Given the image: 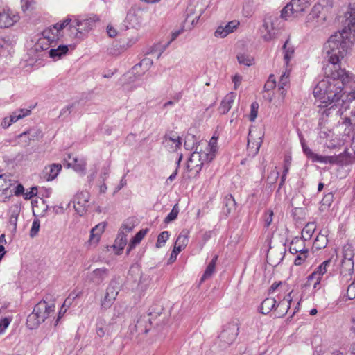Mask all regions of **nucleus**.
I'll list each match as a JSON object with an SVG mask.
<instances>
[{"mask_svg": "<svg viewBox=\"0 0 355 355\" xmlns=\"http://www.w3.org/2000/svg\"><path fill=\"white\" fill-rule=\"evenodd\" d=\"M349 10L346 13V24L340 32L332 35L324 44V51L328 57L329 64L326 67L341 68L339 62L345 58L354 44L355 32V2L350 3Z\"/></svg>", "mask_w": 355, "mask_h": 355, "instance_id": "nucleus-1", "label": "nucleus"}, {"mask_svg": "<svg viewBox=\"0 0 355 355\" xmlns=\"http://www.w3.org/2000/svg\"><path fill=\"white\" fill-rule=\"evenodd\" d=\"M198 147L191 155L187 161V169L191 173L193 177L198 176L205 163L210 162L214 159L213 153H207L205 151H198Z\"/></svg>", "mask_w": 355, "mask_h": 355, "instance_id": "nucleus-2", "label": "nucleus"}, {"mask_svg": "<svg viewBox=\"0 0 355 355\" xmlns=\"http://www.w3.org/2000/svg\"><path fill=\"white\" fill-rule=\"evenodd\" d=\"M281 27V21L277 17L272 15L265 17L263 25L260 28L261 37L266 42L273 40Z\"/></svg>", "mask_w": 355, "mask_h": 355, "instance_id": "nucleus-3", "label": "nucleus"}, {"mask_svg": "<svg viewBox=\"0 0 355 355\" xmlns=\"http://www.w3.org/2000/svg\"><path fill=\"white\" fill-rule=\"evenodd\" d=\"M73 21L70 25V30L72 31V30L74 29L76 31V37L78 38H81L91 31L95 26L96 22L99 20L97 17L79 19L73 16Z\"/></svg>", "mask_w": 355, "mask_h": 355, "instance_id": "nucleus-4", "label": "nucleus"}, {"mask_svg": "<svg viewBox=\"0 0 355 355\" xmlns=\"http://www.w3.org/2000/svg\"><path fill=\"white\" fill-rule=\"evenodd\" d=\"M311 3L309 0H291L281 12V17L286 20L289 17L293 15L297 17L299 14L304 12Z\"/></svg>", "mask_w": 355, "mask_h": 355, "instance_id": "nucleus-5", "label": "nucleus"}, {"mask_svg": "<svg viewBox=\"0 0 355 355\" xmlns=\"http://www.w3.org/2000/svg\"><path fill=\"white\" fill-rule=\"evenodd\" d=\"M354 256L352 246L346 244L343 248V259L341 262V275L345 276H351L354 271L353 257Z\"/></svg>", "mask_w": 355, "mask_h": 355, "instance_id": "nucleus-6", "label": "nucleus"}, {"mask_svg": "<svg viewBox=\"0 0 355 355\" xmlns=\"http://www.w3.org/2000/svg\"><path fill=\"white\" fill-rule=\"evenodd\" d=\"M302 148L304 154L313 162L324 164H338L340 162L342 154L335 156H322L313 153L306 144L303 137L300 138Z\"/></svg>", "mask_w": 355, "mask_h": 355, "instance_id": "nucleus-7", "label": "nucleus"}, {"mask_svg": "<svg viewBox=\"0 0 355 355\" xmlns=\"http://www.w3.org/2000/svg\"><path fill=\"white\" fill-rule=\"evenodd\" d=\"M239 330L237 322H231L225 326L218 337L224 347L231 345L236 340L239 334Z\"/></svg>", "mask_w": 355, "mask_h": 355, "instance_id": "nucleus-8", "label": "nucleus"}, {"mask_svg": "<svg viewBox=\"0 0 355 355\" xmlns=\"http://www.w3.org/2000/svg\"><path fill=\"white\" fill-rule=\"evenodd\" d=\"M331 263L330 260L323 261L316 269L307 277V284L313 285L314 290L319 289L322 276L327 272V268Z\"/></svg>", "mask_w": 355, "mask_h": 355, "instance_id": "nucleus-9", "label": "nucleus"}, {"mask_svg": "<svg viewBox=\"0 0 355 355\" xmlns=\"http://www.w3.org/2000/svg\"><path fill=\"white\" fill-rule=\"evenodd\" d=\"M144 12L137 6L132 7L128 12L125 17L127 27L137 28L141 26L144 19Z\"/></svg>", "mask_w": 355, "mask_h": 355, "instance_id": "nucleus-10", "label": "nucleus"}, {"mask_svg": "<svg viewBox=\"0 0 355 355\" xmlns=\"http://www.w3.org/2000/svg\"><path fill=\"white\" fill-rule=\"evenodd\" d=\"M119 291V284L115 279H112L106 289L105 295L101 300L103 309L110 308L116 300Z\"/></svg>", "mask_w": 355, "mask_h": 355, "instance_id": "nucleus-11", "label": "nucleus"}, {"mask_svg": "<svg viewBox=\"0 0 355 355\" xmlns=\"http://www.w3.org/2000/svg\"><path fill=\"white\" fill-rule=\"evenodd\" d=\"M162 145L167 150L175 152L182 145L181 137L176 132H170L163 137Z\"/></svg>", "mask_w": 355, "mask_h": 355, "instance_id": "nucleus-12", "label": "nucleus"}, {"mask_svg": "<svg viewBox=\"0 0 355 355\" xmlns=\"http://www.w3.org/2000/svg\"><path fill=\"white\" fill-rule=\"evenodd\" d=\"M89 193L87 191H81L76 195L73 200V207L76 213L83 216L88 207Z\"/></svg>", "mask_w": 355, "mask_h": 355, "instance_id": "nucleus-13", "label": "nucleus"}, {"mask_svg": "<svg viewBox=\"0 0 355 355\" xmlns=\"http://www.w3.org/2000/svg\"><path fill=\"white\" fill-rule=\"evenodd\" d=\"M55 304H49L46 301H40L34 307L33 311L38 315V318L42 322L55 311Z\"/></svg>", "mask_w": 355, "mask_h": 355, "instance_id": "nucleus-14", "label": "nucleus"}, {"mask_svg": "<svg viewBox=\"0 0 355 355\" xmlns=\"http://www.w3.org/2000/svg\"><path fill=\"white\" fill-rule=\"evenodd\" d=\"M257 136V138L256 139L254 134L252 131H250L248 137L247 150L249 155L252 156H254L258 153L262 143L263 135L260 133Z\"/></svg>", "mask_w": 355, "mask_h": 355, "instance_id": "nucleus-15", "label": "nucleus"}, {"mask_svg": "<svg viewBox=\"0 0 355 355\" xmlns=\"http://www.w3.org/2000/svg\"><path fill=\"white\" fill-rule=\"evenodd\" d=\"M43 38H40L38 42L35 44V49L38 50L39 49H47V47H43L42 44L46 40L49 44H51L54 41L59 39L60 35L58 34L54 30L53 26L50 27L49 28L45 29L42 32Z\"/></svg>", "mask_w": 355, "mask_h": 355, "instance_id": "nucleus-16", "label": "nucleus"}, {"mask_svg": "<svg viewBox=\"0 0 355 355\" xmlns=\"http://www.w3.org/2000/svg\"><path fill=\"white\" fill-rule=\"evenodd\" d=\"M240 23L239 21L233 20L225 25H220L216 30L214 35L217 37L224 38L230 33H233L237 29Z\"/></svg>", "mask_w": 355, "mask_h": 355, "instance_id": "nucleus-17", "label": "nucleus"}, {"mask_svg": "<svg viewBox=\"0 0 355 355\" xmlns=\"http://www.w3.org/2000/svg\"><path fill=\"white\" fill-rule=\"evenodd\" d=\"M8 178L6 174L0 175V200L5 201L12 195V191L9 189L12 184Z\"/></svg>", "mask_w": 355, "mask_h": 355, "instance_id": "nucleus-18", "label": "nucleus"}, {"mask_svg": "<svg viewBox=\"0 0 355 355\" xmlns=\"http://www.w3.org/2000/svg\"><path fill=\"white\" fill-rule=\"evenodd\" d=\"M19 19L18 15H15L9 11L0 10V28H8L12 26Z\"/></svg>", "mask_w": 355, "mask_h": 355, "instance_id": "nucleus-19", "label": "nucleus"}, {"mask_svg": "<svg viewBox=\"0 0 355 355\" xmlns=\"http://www.w3.org/2000/svg\"><path fill=\"white\" fill-rule=\"evenodd\" d=\"M62 169V165L60 164H53L46 166L42 171L43 178L47 181L54 180Z\"/></svg>", "mask_w": 355, "mask_h": 355, "instance_id": "nucleus-20", "label": "nucleus"}, {"mask_svg": "<svg viewBox=\"0 0 355 355\" xmlns=\"http://www.w3.org/2000/svg\"><path fill=\"white\" fill-rule=\"evenodd\" d=\"M109 276V270L105 268L95 269L89 275L90 281L95 284H100Z\"/></svg>", "mask_w": 355, "mask_h": 355, "instance_id": "nucleus-21", "label": "nucleus"}, {"mask_svg": "<svg viewBox=\"0 0 355 355\" xmlns=\"http://www.w3.org/2000/svg\"><path fill=\"white\" fill-rule=\"evenodd\" d=\"M235 98L236 94L234 92H230L224 97L218 107L220 114H225L230 111L232 107Z\"/></svg>", "mask_w": 355, "mask_h": 355, "instance_id": "nucleus-22", "label": "nucleus"}, {"mask_svg": "<svg viewBox=\"0 0 355 355\" xmlns=\"http://www.w3.org/2000/svg\"><path fill=\"white\" fill-rule=\"evenodd\" d=\"M291 294V293H290L288 296L284 297L283 300H282L277 305L275 306V311L277 312V317H283L288 312L290 308L291 302L292 300Z\"/></svg>", "mask_w": 355, "mask_h": 355, "instance_id": "nucleus-23", "label": "nucleus"}, {"mask_svg": "<svg viewBox=\"0 0 355 355\" xmlns=\"http://www.w3.org/2000/svg\"><path fill=\"white\" fill-rule=\"evenodd\" d=\"M202 12V8H200L197 12H196L193 6H189L187 8V17L185 22L187 24H190L191 26H193L198 22Z\"/></svg>", "mask_w": 355, "mask_h": 355, "instance_id": "nucleus-24", "label": "nucleus"}, {"mask_svg": "<svg viewBox=\"0 0 355 355\" xmlns=\"http://www.w3.org/2000/svg\"><path fill=\"white\" fill-rule=\"evenodd\" d=\"M105 223H101L93 227L90 231L89 242L92 244H96L98 242L101 234L104 232Z\"/></svg>", "mask_w": 355, "mask_h": 355, "instance_id": "nucleus-25", "label": "nucleus"}, {"mask_svg": "<svg viewBox=\"0 0 355 355\" xmlns=\"http://www.w3.org/2000/svg\"><path fill=\"white\" fill-rule=\"evenodd\" d=\"M282 49L284 51V63L287 68L288 67V64H289L290 61L293 58L294 52H295L294 47H293V46H292L290 44L289 40H287L285 42L284 46L282 47Z\"/></svg>", "mask_w": 355, "mask_h": 355, "instance_id": "nucleus-26", "label": "nucleus"}, {"mask_svg": "<svg viewBox=\"0 0 355 355\" xmlns=\"http://www.w3.org/2000/svg\"><path fill=\"white\" fill-rule=\"evenodd\" d=\"M69 51L67 45L60 44L57 48H52L49 51V57L58 60L66 55Z\"/></svg>", "mask_w": 355, "mask_h": 355, "instance_id": "nucleus-27", "label": "nucleus"}, {"mask_svg": "<svg viewBox=\"0 0 355 355\" xmlns=\"http://www.w3.org/2000/svg\"><path fill=\"white\" fill-rule=\"evenodd\" d=\"M236 203L232 195H227L224 198L223 211L226 215L233 213L236 210Z\"/></svg>", "mask_w": 355, "mask_h": 355, "instance_id": "nucleus-28", "label": "nucleus"}, {"mask_svg": "<svg viewBox=\"0 0 355 355\" xmlns=\"http://www.w3.org/2000/svg\"><path fill=\"white\" fill-rule=\"evenodd\" d=\"M276 303V300L274 298H266L261 304L260 312L265 315L269 313L272 310H275Z\"/></svg>", "mask_w": 355, "mask_h": 355, "instance_id": "nucleus-29", "label": "nucleus"}, {"mask_svg": "<svg viewBox=\"0 0 355 355\" xmlns=\"http://www.w3.org/2000/svg\"><path fill=\"white\" fill-rule=\"evenodd\" d=\"M148 324H150L148 316H141L138 319L135 324L136 331L139 334H146L149 331Z\"/></svg>", "mask_w": 355, "mask_h": 355, "instance_id": "nucleus-30", "label": "nucleus"}, {"mask_svg": "<svg viewBox=\"0 0 355 355\" xmlns=\"http://www.w3.org/2000/svg\"><path fill=\"white\" fill-rule=\"evenodd\" d=\"M289 82V70L286 69V71L282 74L279 83H278V89L280 92V94L282 96V99H284L286 95V89L284 88Z\"/></svg>", "mask_w": 355, "mask_h": 355, "instance_id": "nucleus-31", "label": "nucleus"}, {"mask_svg": "<svg viewBox=\"0 0 355 355\" xmlns=\"http://www.w3.org/2000/svg\"><path fill=\"white\" fill-rule=\"evenodd\" d=\"M289 250L293 254L305 251L304 241L302 239L295 238L291 243Z\"/></svg>", "mask_w": 355, "mask_h": 355, "instance_id": "nucleus-32", "label": "nucleus"}, {"mask_svg": "<svg viewBox=\"0 0 355 355\" xmlns=\"http://www.w3.org/2000/svg\"><path fill=\"white\" fill-rule=\"evenodd\" d=\"M69 166H72L73 168L78 172H83L85 169V162L82 160H78V158L72 157L71 155H68Z\"/></svg>", "mask_w": 355, "mask_h": 355, "instance_id": "nucleus-33", "label": "nucleus"}, {"mask_svg": "<svg viewBox=\"0 0 355 355\" xmlns=\"http://www.w3.org/2000/svg\"><path fill=\"white\" fill-rule=\"evenodd\" d=\"M189 231L187 230H183L178 236L175 245L180 247L181 249H184L189 241Z\"/></svg>", "mask_w": 355, "mask_h": 355, "instance_id": "nucleus-34", "label": "nucleus"}, {"mask_svg": "<svg viewBox=\"0 0 355 355\" xmlns=\"http://www.w3.org/2000/svg\"><path fill=\"white\" fill-rule=\"evenodd\" d=\"M148 230V229H143L141 230L139 232H138L135 236L132 238L130 245L129 248L128 250V253L134 248L137 244H139L141 241L144 239V237L147 234Z\"/></svg>", "mask_w": 355, "mask_h": 355, "instance_id": "nucleus-35", "label": "nucleus"}, {"mask_svg": "<svg viewBox=\"0 0 355 355\" xmlns=\"http://www.w3.org/2000/svg\"><path fill=\"white\" fill-rule=\"evenodd\" d=\"M218 259V256L216 255L213 257L212 260L210 261L209 265L207 266L202 277H201V282L205 281V279L211 277L213 273L215 271L216 263Z\"/></svg>", "mask_w": 355, "mask_h": 355, "instance_id": "nucleus-36", "label": "nucleus"}, {"mask_svg": "<svg viewBox=\"0 0 355 355\" xmlns=\"http://www.w3.org/2000/svg\"><path fill=\"white\" fill-rule=\"evenodd\" d=\"M41 323L42 322L38 318V315H36L33 311L31 314L28 315L26 324L30 329H34L37 328Z\"/></svg>", "mask_w": 355, "mask_h": 355, "instance_id": "nucleus-37", "label": "nucleus"}, {"mask_svg": "<svg viewBox=\"0 0 355 355\" xmlns=\"http://www.w3.org/2000/svg\"><path fill=\"white\" fill-rule=\"evenodd\" d=\"M316 227L314 223H309L306 225L302 231V239L309 240L311 238Z\"/></svg>", "mask_w": 355, "mask_h": 355, "instance_id": "nucleus-38", "label": "nucleus"}, {"mask_svg": "<svg viewBox=\"0 0 355 355\" xmlns=\"http://www.w3.org/2000/svg\"><path fill=\"white\" fill-rule=\"evenodd\" d=\"M328 243V239L326 234H322L320 232L317 237L315 239L313 246L316 249H322L324 248Z\"/></svg>", "mask_w": 355, "mask_h": 355, "instance_id": "nucleus-39", "label": "nucleus"}, {"mask_svg": "<svg viewBox=\"0 0 355 355\" xmlns=\"http://www.w3.org/2000/svg\"><path fill=\"white\" fill-rule=\"evenodd\" d=\"M334 194L331 192L327 193L323 197L320 207V211H325L332 204L334 201Z\"/></svg>", "mask_w": 355, "mask_h": 355, "instance_id": "nucleus-40", "label": "nucleus"}, {"mask_svg": "<svg viewBox=\"0 0 355 355\" xmlns=\"http://www.w3.org/2000/svg\"><path fill=\"white\" fill-rule=\"evenodd\" d=\"M236 58L239 63L241 64L250 67L254 64V58L249 54L239 53Z\"/></svg>", "mask_w": 355, "mask_h": 355, "instance_id": "nucleus-41", "label": "nucleus"}, {"mask_svg": "<svg viewBox=\"0 0 355 355\" xmlns=\"http://www.w3.org/2000/svg\"><path fill=\"white\" fill-rule=\"evenodd\" d=\"M31 112V110L28 109H20L15 111L11 114V122H17L18 120L28 116Z\"/></svg>", "mask_w": 355, "mask_h": 355, "instance_id": "nucleus-42", "label": "nucleus"}, {"mask_svg": "<svg viewBox=\"0 0 355 355\" xmlns=\"http://www.w3.org/2000/svg\"><path fill=\"white\" fill-rule=\"evenodd\" d=\"M73 16L72 17H68L64 20H63L62 22L57 23V24H54L53 26V30L58 34L60 35V31L61 30H62L64 28H65L67 26H69V28H70V25L73 23Z\"/></svg>", "mask_w": 355, "mask_h": 355, "instance_id": "nucleus-43", "label": "nucleus"}, {"mask_svg": "<svg viewBox=\"0 0 355 355\" xmlns=\"http://www.w3.org/2000/svg\"><path fill=\"white\" fill-rule=\"evenodd\" d=\"M126 243H127L126 236L124 234H119L118 235L117 238L116 239L115 243L114 245V248H119V251L117 252V253H119L120 251L123 250L124 247L126 245Z\"/></svg>", "mask_w": 355, "mask_h": 355, "instance_id": "nucleus-44", "label": "nucleus"}, {"mask_svg": "<svg viewBox=\"0 0 355 355\" xmlns=\"http://www.w3.org/2000/svg\"><path fill=\"white\" fill-rule=\"evenodd\" d=\"M153 64V60L148 58H144L139 64H136L134 67H133V71L135 72V73H138V69L140 68V67H144V69L145 71H147L148 70V69L150 68V67Z\"/></svg>", "mask_w": 355, "mask_h": 355, "instance_id": "nucleus-45", "label": "nucleus"}, {"mask_svg": "<svg viewBox=\"0 0 355 355\" xmlns=\"http://www.w3.org/2000/svg\"><path fill=\"white\" fill-rule=\"evenodd\" d=\"M169 232L168 231H164L161 232L157 237L156 243V247L159 248L164 245L165 243L169 238Z\"/></svg>", "mask_w": 355, "mask_h": 355, "instance_id": "nucleus-46", "label": "nucleus"}, {"mask_svg": "<svg viewBox=\"0 0 355 355\" xmlns=\"http://www.w3.org/2000/svg\"><path fill=\"white\" fill-rule=\"evenodd\" d=\"M28 136L29 139H39L42 135L41 132L37 130H30L28 132H23L20 135V137Z\"/></svg>", "mask_w": 355, "mask_h": 355, "instance_id": "nucleus-47", "label": "nucleus"}, {"mask_svg": "<svg viewBox=\"0 0 355 355\" xmlns=\"http://www.w3.org/2000/svg\"><path fill=\"white\" fill-rule=\"evenodd\" d=\"M217 138L215 136H213L208 144V149L207 151H205L207 153H213L214 154V158L215 157L216 153L217 151Z\"/></svg>", "mask_w": 355, "mask_h": 355, "instance_id": "nucleus-48", "label": "nucleus"}, {"mask_svg": "<svg viewBox=\"0 0 355 355\" xmlns=\"http://www.w3.org/2000/svg\"><path fill=\"white\" fill-rule=\"evenodd\" d=\"M196 142V139L193 135H188L185 139L184 144L185 149L187 150H193Z\"/></svg>", "mask_w": 355, "mask_h": 355, "instance_id": "nucleus-49", "label": "nucleus"}, {"mask_svg": "<svg viewBox=\"0 0 355 355\" xmlns=\"http://www.w3.org/2000/svg\"><path fill=\"white\" fill-rule=\"evenodd\" d=\"M178 213H179V209L178 207V205H175L173 207V208L172 209V210L171 211V212L165 218L164 222L166 223H168L174 220L177 218Z\"/></svg>", "mask_w": 355, "mask_h": 355, "instance_id": "nucleus-50", "label": "nucleus"}, {"mask_svg": "<svg viewBox=\"0 0 355 355\" xmlns=\"http://www.w3.org/2000/svg\"><path fill=\"white\" fill-rule=\"evenodd\" d=\"M259 104L257 102H253L250 105V121H254L258 114Z\"/></svg>", "mask_w": 355, "mask_h": 355, "instance_id": "nucleus-51", "label": "nucleus"}, {"mask_svg": "<svg viewBox=\"0 0 355 355\" xmlns=\"http://www.w3.org/2000/svg\"><path fill=\"white\" fill-rule=\"evenodd\" d=\"M40 227V220L38 219H35L33 221L32 226L30 230V236L32 238L35 237L37 234Z\"/></svg>", "mask_w": 355, "mask_h": 355, "instance_id": "nucleus-52", "label": "nucleus"}, {"mask_svg": "<svg viewBox=\"0 0 355 355\" xmlns=\"http://www.w3.org/2000/svg\"><path fill=\"white\" fill-rule=\"evenodd\" d=\"M273 211L270 209L267 210L263 216V220H264V226L266 227H268L272 221V217H273Z\"/></svg>", "mask_w": 355, "mask_h": 355, "instance_id": "nucleus-53", "label": "nucleus"}, {"mask_svg": "<svg viewBox=\"0 0 355 355\" xmlns=\"http://www.w3.org/2000/svg\"><path fill=\"white\" fill-rule=\"evenodd\" d=\"M276 86V80L275 78L273 75H270L264 85V89L266 91H270L274 89Z\"/></svg>", "mask_w": 355, "mask_h": 355, "instance_id": "nucleus-54", "label": "nucleus"}, {"mask_svg": "<svg viewBox=\"0 0 355 355\" xmlns=\"http://www.w3.org/2000/svg\"><path fill=\"white\" fill-rule=\"evenodd\" d=\"M347 297L349 300H353L355 298V282H352L347 290Z\"/></svg>", "mask_w": 355, "mask_h": 355, "instance_id": "nucleus-55", "label": "nucleus"}, {"mask_svg": "<svg viewBox=\"0 0 355 355\" xmlns=\"http://www.w3.org/2000/svg\"><path fill=\"white\" fill-rule=\"evenodd\" d=\"M279 171L277 170V167L275 168V169L272 170L270 174L268 176V180L270 183H274L277 181L278 177H279Z\"/></svg>", "mask_w": 355, "mask_h": 355, "instance_id": "nucleus-56", "label": "nucleus"}, {"mask_svg": "<svg viewBox=\"0 0 355 355\" xmlns=\"http://www.w3.org/2000/svg\"><path fill=\"white\" fill-rule=\"evenodd\" d=\"M182 249L180 248L176 245L174 246L173 251L171 253L170 258L168 259L169 263H173L176 260L178 254L182 251Z\"/></svg>", "mask_w": 355, "mask_h": 355, "instance_id": "nucleus-57", "label": "nucleus"}, {"mask_svg": "<svg viewBox=\"0 0 355 355\" xmlns=\"http://www.w3.org/2000/svg\"><path fill=\"white\" fill-rule=\"evenodd\" d=\"M308 252V250H305L302 252H300V254L297 256L294 261V263L296 266L301 265L302 262L305 260L306 258V253Z\"/></svg>", "mask_w": 355, "mask_h": 355, "instance_id": "nucleus-58", "label": "nucleus"}, {"mask_svg": "<svg viewBox=\"0 0 355 355\" xmlns=\"http://www.w3.org/2000/svg\"><path fill=\"white\" fill-rule=\"evenodd\" d=\"M11 319L4 318L0 320V333L3 332L10 324Z\"/></svg>", "mask_w": 355, "mask_h": 355, "instance_id": "nucleus-59", "label": "nucleus"}, {"mask_svg": "<svg viewBox=\"0 0 355 355\" xmlns=\"http://www.w3.org/2000/svg\"><path fill=\"white\" fill-rule=\"evenodd\" d=\"M37 193V188L36 187H33V188H31V191H27L26 193H25L24 194V198L26 200H29L31 198H33V196H36Z\"/></svg>", "mask_w": 355, "mask_h": 355, "instance_id": "nucleus-60", "label": "nucleus"}, {"mask_svg": "<svg viewBox=\"0 0 355 355\" xmlns=\"http://www.w3.org/2000/svg\"><path fill=\"white\" fill-rule=\"evenodd\" d=\"M21 3L22 10L25 12L31 7L33 1V0H21Z\"/></svg>", "mask_w": 355, "mask_h": 355, "instance_id": "nucleus-61", "label": "nucleus"}, {"mask_svg": "<svg viewBox=\"0 0 355 355\" xmlns=\"http://www.w3.org/2000/svg\"><path fill=\"white\" fill-rule=\"evenodd\" d=\"M14 122H11V115L9 116V117H5L1 123V125L3 128H8L9 126L11 125L12 123H13Z\"/></svg>", "mask_w": 355, "mask_h": 355, "instance_id": "nucleus-62", "label": "nucleus"}, {"mask_svg": "<svg viewBox=\"0 0 355 355\" xmlns=\"http://www.w3.org/2000/svg\"><path fill=\"white\" fill-rule=\"evenodd\" d=\"M73 107V104L68 105L67 106L63 107L60 111V117L64 116L65 114H69Z\"/></svg>", "mask_w": 355, "mask_h": 355, "instance_id": "nucleus-63", "label": "nucleus"}, {"mask_svg": "<svg viewBox=\"0 0 355 355\" xmlns=\"http://www.w3.org/2000/svg\"><path fill=\"white\" fill-rule=\"evenodd\" d=\"M106 328L103 327V325L100 326L99 324H98L97 328H96V334L99 337H103L106 334Z\"/></svg>", "mask_w": 355, "mask_h": 355, "instance_id": "nucleus-64", "label": "nucleus"}]
</instances>
